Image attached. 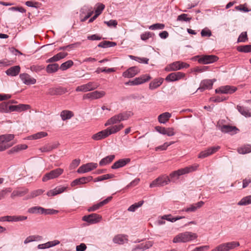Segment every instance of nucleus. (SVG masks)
Wrapping results in <instances>:
<instances>
[{
  "label": "nucleus",
  "instance_id": "nucleus-1",
  "mask_svg": "<svg viewBox=\"0 0 251 251\" xmlns=\"http://www.w3.org/2000/svg\"><path fill=\"white\" fill-rule=\"evenodd\" d=\"M124 127L123 124L109 126L107 128L93 135L92 139L96 141L102 140L111 134L116 133L123 129Z\"/></svg>",
  "mask_w": 251,
  "mask_h": 251
},
{
  "label": "nucleus",
  "instance_id": "nucleus-2",
  "mask_svg": "<svg viewBox=\"0 0 251 251\" xmlns=\"http://www.w3.org/2000/svg\"><path fill=\"white\" fill-rule=\"evenodd\" d=\"M199 166V165L198 164H195L193 165L189 166L184 168H182L177 171H174L170 174V176H169L171 179V181H175L176 179L178 178L179 176L181 175L188 174L196 171Z\"/></svg>",
  "mask_w": 251,
  "mask_h": 251
},
{
  "label": "nucleus",
  "instance_id": "nucleus-3",
  "mask_svg": "<svg viewBox=\"0 0 251 251\" xmlns=\"http://www.w3.org/2000/svg\"><path fill=\"white\" fill-rule=\"evenodd\" d=\"M132 115L133 113L130 111H126L123 113H120L113 116L108 119L105 123L104 126H107L110 125H113L120 123L121 121L126 120Z\"/></svg>",
  "mask_w": 251,
  "mask_h": 251
},
{
  "label": "nucleus",
  "instance_id": "nucleus-4",
  "mask_svg": "<svg viewBox=\"0 0 251 251\" xmlns=\"http://www.w3.org/2000/svg\"><path fill=\"white\" fill-rule=\"evenodd\" d=\"M198 237L196 233L186 231L179 233L176 235L174 239V243L187 242L196 239Z\"/></svg>",
  "mask_w": 251,
  "mask_h": 251
},
{
  "label": "nucleus",
  "instance_id": "nucleus-5",
  "mask_svg": "<svg viewBox=\"0 0 251 251\" xmlns=\"http://www.w3.org/2000/svg\"><path fill=\"white\" fill-rule=\"evenodd\" d=\"M14 138L13 134H7L0 136V151L11 147L14 143L10 141Z\"/></svg>",
  "mask_w": 251,
  "mask_h": 251
},
{
  "label": "nucleus",
  "instance_id": "nucleus-6",
  "mask_svg": "<svg viewBox=\"0 0 251 251\" xmlns=\"http://www.w3.org/2000/svg\"><path fill=\"white\" fill-rule=\"evenodd\" d=\"M189 67V64L186 63L181 61H176L168 65L165 67V70L167 72L176 71L183 68H187Z\"/></svg>",
  "mask_w": 251,
  "mask_h": 251
},
{
  "label": "nucleus",
  "instance_id": "nucleus-7",
  "mask_svg": "<svg viewBox=\"0 0 251 251\" xmlns=\"http://www.w3.org/2000/svg\"><path fill=\"white\" fill-rule=\"evenodd\" d=\"M63 169L61 168H57L52 170L44 175L42 178V181L46 182L49 180L57 178L63 173Z\"/></svg>",
  "mask_w": 251,
  "mask_h": 251
},
{
  "label": "nucleus",
  "instance_id": "nucleus-8",
  "mask_svg": "<svg viewBox=\"0 0 251 251\" xmlns=\"http://www.w3.org/2000/svg\"><path fill=\"white\" fill-rule=\"evenodd\" d=\"M171 182V179L168 176H160L153 180L150 184V187L152 188L157 186H163Z\"/></svg>",
  "mask_w": 251,
  "mask_h": 251
},
{
  "label": "nucleus",
  "instance_id": "nucleus-9",
  "mask_svg": "<svg viewBox=\"0 0 251 251\" xmlns=\"http://www.w3.org/2000/svg\"><path fill=\"white\" fill-rule=\"evenodd\" d=\"M98 87V85L94 82L88 83L77 86L75 89L76 92H87L93 91Z\"/></svg>",
  "mask_w": 251,
  "mask_h": 251
},
{
  "label": "nucleus",
  "instance_id": "nucleus-10",
  "mask_svg": "<svg viewBox=\"0 0 251 251\" xmlns=\"http://www.w3.org/2000/svg\"><path fill=\"white\" fill-rule=\"evenodd\" d=\"M185 74L180 72L172 73L169 74L165 78L167 81H176L180 79H186Z\"/></svg>",
  "mask_w": 251,
  "mask_h": 251
},
{
  "label": "nucleus",
  "instance_id": "nucleus-11",
  "mask_svg": "<svg viewBox=\"0 0 251 251\" xmlns=\"http://www.w3.org/2000/svg\"><path fill=\"white\" fill-rule=\"evenodd\" d=\"M101 216L96 213L85 215L82 217V220L91 224L99 222L101 220Z\"/></svg>",
  "mask_w": 251,
  "mask_h": 251
},
{
  "label": "nucleus",
  "instance_id": "nucleus-12",
  "mask_svg": "<svg viewBox=\"0 0 251 251\" xmlns=\"http://www.w3.org/2000/svg\"><path fill=\"white\" fill-rule=\"evenodd\" d=\"M98 166L97 163H88L80 166L77 170L78 173H85L90 172L96 168Z\"/></svg>",
  "mask_w": 251,
  "mask_h": 251
},
{
  "label": "nucleus",
  "instance_id": "nucleus-13",
  "mask_svg": "<svg viewBox=\"0 0 251 251\" xmlns=\"http://www.w3.org/2000/svg\"><path fill=\"white\" fill-rule=\"evenodd\" d=\"M220 148V146L209 148L205 151H201L198 155V158H204L207 157L217 152Z\"/></svg>",
  "mask_w": 251,
  "mask_h": 251
},
{
  "label": "nucleus",
  "instance_id": "nucleus-14",
  "mask_svg": "<svg viewBox=\"0 0 251 251\" xmlns=\"http://www.w3.org/2000/svg\"><path fill=\"white\" fill-rule=\"evenodd\" d=\"M215 81V79H204L202 80L197 90L200 92H203L206 89H212L213 83Z\"/></svg>",
  "mask_w": 251,
  "mask_h": 251
},
{
  "label": "nucleus",
  "instance_id": "nucleus-15",
  "mask_svg": "<svg viewBox=\"0 0 251 251\" xmlns=\"http://www.w3.org/2000/svg\"><path fill=\"white\" fill-rule=\"evenodd\" d=\"M237 88L234 86L229 85L223 86L216 89L215 92L216 93L221 94H232L235 92Z\"/></svg>",
  "mask_w": 251,
  "mask_h": 251
},
{
  "label": "nucleus",
  "instance_id": "nucleus-16",
  "mask_svg": "<svg viewBox=\"0 0 251 251\" xmlns=\"http://www.w3.org/2000/svg\"><path fill=\"white\" fill-rule=\"evenodd\" d=\"M105 95V92L103 91H95L91 93H88L84 96V99H90L96 100L102 98Z\"/></svg>",
  "mask_w": 251,
  "mask_h": 251
},
{
  "label": "nucleus",
  "instance_id": "nucleus-17",
  "mask_svg": "<svg viewBox=\"0 0 251 251\" xmlns=\"http://www.w3.org/2000/svg\"><path fill=\"white\" fill-rule=\"evenodd\" d=\"M204 202L202 201H200L196 203H194L189 205L186 207H184L182 209V211L186 212H195L198 208L201 207Z\"/></svg>",
  "mask_w": 251,
  "mask_h": 251
},
{
  "label": "nucleus",
  "instance_id": "nucleus-18",
  "mask_svg": "<svg viewBox=\"0 0 251 251\" xmlns=\"http://www.w3.org/2000/svg\"><path fill=\"white\" fill-rule=\"evenodd\" d=\"M218 57L213 55H206L201 56L199 60V62L203 64H209L218 60Z\"/></svg>",
  "mask_w": 251,
  "mask_h": 251
},
{
  "label": "nucleus",
  "instance_id": "nucleus-19",
  "mask_svg": "<svg viewBox=\"0 0 251 251\" xmlns=\"http://www.w3.org/2000/svg\"><path fill=\"white\" fill-rule=\"evenodd\" d=\"M30 108L29 105L20 104L16 105H9L10 112L12 111L22 112L29 109Z\"/></svg>",
  "mask_w": 251,
  "mask_h": 251
},
{
  "label": "nucleus",
  "instance_id": "nucleus-20",
  "mask_svg": "<svg viewBox=\"0 0 251 251\" xmlns=\"http://www.w3.org/2000/svg\"><path fill=\"white\" fill-rule=\"evenodd\" d=\"M128 236L125 234H118L113 239V242L115 244L123 245L128 242Z\"/></svg>",
  "mask_w": 251,
  "mask_h": 251
},
{
  "label": "nucleus",
  "instance_id": "nucleus-21",
  "mask_svg": "<svg viewBox=\"0 0 251 251\" xmlns=\"http://www.w3.org/2000/svg\"><path fill=\"white\" fill-rule=\"evenodd\" d=\"M151 77L149 75H144L136 77L130 82L132 84L139 85L146 82L151 79Z\"/></svg>",
  "mask_w": 251,
  "mask_h": 251
},
{
  "label": "nucleus",
  "instance_id": "nucleus-22",
  "mask_svg": "<svg viewBox=\"0 0 251 251\" xmlns=\"http://www.w3.org/2000/svg\"><path fill=\"white\" fill-rule=\"evenodd\" d=\"M138 73V69L136 67H132L124 72L123 74V76L125 77L130 78L134 76Z\"/></svg>",
  "mask_w": 251,
  "mask_h": 251
},
{
  "label": "nucleus",
  "instance_id": "nucleus-23",
  "mask_svg": "<svg viewBox=\"0 0 251 251\" xmlns=\"http://www.w3.org/2000/svg\"><path fill=\"white\" fill-rule=\"evenodd\" d=\"M20 77L23 82L26 85L34 84L36 81L35 79L27 74H21Z\"/></svg>",
  "mask_w": 251,
  "mask_h": 251
},
{
  "label": "nucleus",
  "instance_id": "nucleus-24",
  "mask_svg": "<svg viewBox=\"0 0 251 251\" xmlns=\"http://www.w3.org/2000/svg\"><path fill=\"white\" fill-rule=\"evenodd\" d=\"M93 179V177L91 176H89L87 177H82L76 179L74 180L71 183V186L72 187L75 186L76 185L85 184L87 182L90 181Z\"/></svg>",
  "mask_w": 251,
  "mask_h": 251
},
{
  "label": "nucleus",
  "instance_id": "nucleus-25",
  "mask_svg": "<svg viewBox=\"0 0 251 251\" xmlns=\"http://www.w3.org/2000/svg\"><path fill=\"white\" fill-rule=\"evenodd\" d=\"M112 197L111 196L108 197L105 200L90 207L88 209V211L89 212L96 211V210L99 209L100 207H102L104 205L108 203L112 200Z\"/></svg>",
  "mask_w": 251,
  "mask_h": 251
},
{
  "label": "nucleus",
  "instance_id": "nucleus-26",
  "mask_svg": "<svg viewBox=\"0 0 251 251\" xmlns=\"http://www.w3.org/2000/svg\"><path fill=\"white\" fill-rule=\"evenodd\" d=\"M220 130L225 133H229L231 134H235L239 130L235 126L228 125H224L220 127Z\"/></svg>",
  "mask_w": 251,
  "mask_h": 251
},
{
  "label": "nucleus",
  "instance_id": "nucleus-27",
  "mask_svg": "<svg viewBox=\"0 0 251 251\" xmlns=\"http://www.w3.org/2000/svg\"><path fill=\"white\" fill-rule=\"evenodd\" d=\"M67 189V187H57L52 190L48 191L47 195L49 197H52L57 194H61L64 192Z\"/></svg>",
  "mask_w": 251,
  "mask_h": 251
},
{
  "label": "nucleus",
  "instance_id": "nucleus-28",
  "mask_svg": "<svg viewBox=\"0 0 251 251\" xmlns=\"http://www.w3.org/2000/svg\"><path fill=\"white\" fill-rule=\"evenodd\" d=\"M130 160L129 158L121 159L118 161L115 162L111 168L113 169H118L121 167L125 166L126 164L130 162Z\"/></svg>",
  "mask_w": 251,
  "mask_h": 251
},
{
  "label": "nucleus",
  "instance_id": "nucleus-29",
  "mask_svg": "<svg viewBox=\"0 0 251 251\" xmlns=\"http://www.w3.org/2000/svg\"><path fill=\"white\" fill-rule=\"evenodd\" d=\"M67 92V89L59 87L58 88H52L49 89V94L50 95H62Z\"/></svg>",
  "mask_w": 251,
  "mask_h": 251
},
{
  "label": "nucleus",
  "instance_id": "nucleus-30",
  "mask_svg": "<svg viewBox=\"0 0 251 251\" xmlns=\"http://www.w3.org/2000/svg\"><path fill=\"white\" fill-rule=\"evenodd\" d=\"M59 243L60 242L58 240H55L54 241L48 242L45 244H39L37 247L39 249H45L54 247L59 244Z\"/></svg>",
  "mask_w": 251,
  "mask_h": 251
},
{
  "label": "nucleus",
  "instance_id": "nucleus-31",
  "mask_svg": "<svg viewBox=\"0 0 251 251\" xmlns=\"http://www.w3.org/2000/svg\"><path fill=\"white\" fill-rule=\"evenodd\" d=\"M164 79L162 78H158L154 79L149 84V89L154 90L160 86L163 83Z\"/></svg>",
  "mask_w": 251,
  "mask_h": 251
},
{
  "label": "nucleus",
  "instance_id": "nucleus-32",
  "mask_svg": "<svg viewBox=\"0 0 251 251\" xmlns=\"http://www.w3.org/2000/svg\"><path fill=\"white\" fill-rule=\"evenodd\" d=\"M20 71V67L19 66H15L9 68L6 73L7 75L10 76H16L19 74Z\"/></svg>",
  "mask_w": 251,
  "mask_h": 251
},
{
  "label": "nucleus",
  "instance_id": "nucleus-33",
  "mask_svg": "<svg viewBox=\"0 0 251 251\" xmlns=\"http://www.w3.org/2000/svg\"><path fill=\"white\" fill-rule=\"evenodd\" d=\"M171 117V114L169 112H165L160 114L158 117V120L160 123L165 124L169 120Z\"/></svg>",
  "mask_w": 251,
  "mask_h": 251
},
{
  "label": "nucleus",
  "instance_id": "nucleus-34",
  "mask_svg": "<svg viewBox=\"0 0 251 251\" xmlns=\"http://www.w3.org/2000/svg\"><path fill=\"white\" fill-rule=\"evenodd\" d=\"M43 239L41 236L34 235L28 236L24 241V243L26 244L33 241H41Z\"/></svg>",
  "mask_w": 251,
  "mask_h": 251
},
{
  "label": "nucleus",
  "instance_id": "nucleus-35",
  "mask_svg": "<svg viewBox=\"0 0 251 251\" xmlns=\"http://www.w3.org/2000/svg\"><path fill=\"white\" fill-rule=\"evenodd\" d=\"M115 158V155H108L103 159H102L100 163L99 164L101 166H105L110 163H111L113 159Z\"/></svg>",
  "mask_w": 251,
  "mask_h": 251
},
{
  "label": "nucleus",
  "instance_id": "nucleus-36",
  "mask_svg": "<svg viewBox=\"0 0 251 251\" xmlns=\"http://www.w3.org/2000/svg\"><path fill=\"white\" fill-rule=\"evenodd\" d=\"M237 108L239 112L245 117H249L251 116V111L250 109L239 105L237 106Z\"/></svg>",
  "mask_w": 251,
  "mask_h": 251
},
{
  "label": "nucleus",
  "instance_id": "nucleus-37",
  "mask_svg": "<svg viewBox=\"0 0 251 251\" xmlns=\"http://www.w3.org/2000/svg\"><path fill=\"white\" fill-rule=\"evenodd\" d=\"M60 116L63 121L70 119L74 116L73 113L69 110H63L60 113Z\"/></svg>",
  "mask_w": 251,
  "mask_h": 251
},
{
  "label": "nucleus",
  "instance_id": "nucleus-38",
  "mask_svg": "<svg viewBox=\"0 0 251 251\" xmlns=\"http://www.w3.org/2000/svg\"><path fill=\"white\" fill-rule=\"evenodd\" d=\"M237 151L240 154H246L251 152V145H247L238 148Z\"/></svg>",
  "mask_w": 251,
  "mask_h": 251
},
{
  "label": "nucleus",
  "instance_id": "nucleus-39",
  "mask_svg": "<svg viewBox=\"0 0 251 251\" xmlns=\"http://www.w3.org/2000/svg\"><path fill=\"white\" fill-rule=\"evenodd\" d=\"M44 208L40 206H34L28 209V212L32 214H43Z\"/></svg>",
  "mask_w": 251,
  "mask_h": 251
},
{
  "label": "nucleus",
  "instance_id": "nucleus-40",
  "mask_svg": "<svg viewBox=\"0 0 251 251\" xmlns=\"http://www.w3.org/2000/svg\"><path fill=\"white\" fill-rule=\"evenodd\" d=\"M58 68L59 66L57 64H51L47 66L46 71L48 73H53L56 72L58 70Z\"/></svg>",
  "mask_w": 251,
  "mask_h": 251
},
{
  "label": "nucleus",
  "instance_id": "nucleus-41",
  "mask_svg": "<svg viewBox=\"0 0 251 251\" xmlns=\"http://www.w3.org/2000/svg\"><path fill=\"white\" fill-rule=\"evenodd\" d=\"M184 218V217L182 216H177L176 217H173L171 214L165 215L162 217V219L166 220L172 223Z\"/></svg>",
  "mask_w": 251,
  "mask_h": 251
},
{
  "label": "nucleus",
  "instance_id": "nucleus-42",
  "mask_svg": "<svg viewBox=\"0 0 251 251\" xmlns=\"http://www.w3.org/2000/svg\"><path fill=\"white\" fill-rule=\"evenodd\" d=\"M251 204V195L242 198L238 203L239 205H247Z\"/></svg>",
  "mask_w": 251,
  "mask_h": 251
},
{
  "label": "nucleus",
  "instance_id": "nucleus-43",
  "mask_svg": "<svg viewBox=\"0 0 251 251\" xmlns=\"http://www.w3.org/2000/svg\"><path fill=\"white\" fill-rule=\"evenodd\" d=\"M116 45V43L113 42H110L108 41H102L99 43L98 45L99 47L100 48H107L111 47H114Z\"/></svg>",
  "mask_w": 251,
  "mask_h": 251
},
{
  "label": "nucleus",
  "instance_id": "nucleus-44",
  "mask_svg": "<svg viewBox=\"0 0 251 251\" xmlns=\"http://www.w3.org/2000/svg\"><path fill=\"white\" fill-rule=\"evenodd\" d=\"M48 135V133L46 132H39L36 134H33L29 137V139H38Z\"/></svg>",
  "mask_w": 251,
  "mask_h": 251
},
{
  "label": "nucleus",
  "instance_id": "nucleus-45",
  "mask_svg": "<svg viewBox=\"0 0 251 251\" xmlns=\"http://www.w3.org/2000/svg\"><path fill=\"white\" fill-rule=\"evenodd\" d=\"M9 109V105L7 102H1L0 103V113H9L10 110Z\"/></svg>",
  "mask_w": 251,
  "mask_h": 251
},
{
  "label": "nucleus",
  "instance_id": "nucleus-46",
  "mask_svg": "<svg viewBox=\"0 0 251 251\" xmlns=\"http://www.w3.org/2000/svg\"><path fill=\"white\" fill-rule=\"evenodd\" d=\"M143 201H140L137 203H135L128 207V210L129 211L134 212L138 207L141 206L143 205Z\"/></svg>",
  "mask_w": 251,
  "mask_h": 251
},
{
  "label": "nucleus",
  "instance_id": "nucleus-47",
  "mask_svg": "<svg viewBox=\"0 0 251 251\" xmlns=\"http://www.w3.org/2000/svg\"><path fill=\"white\" fill-rule=\"evenodd\" d=\"M152 246L151 243L141 244L136 247V248L132 249V251H136L137 249L145 250L149 248Z\"/></svg>",
  "mask_w": 251,
  "mask_h": 251
},
{
  "label": "nucleus",
  "instance_id": "nucleus-48",
  "mask_svg": "<svg viewBox=\"0 0 251 251\" xmlns=\"http://www.w3.org/2000/svg\"><path fill=\"white\" fill-rule=\"evenodd\" d=\"M237 50L240 52H251V45L241 46L237 48Z\"/></svg>",
  "mask_w": 251,
  "mask_h": 251
},
{
  "label": "nucleus",
  "instance_id": "nucleus-49",
  "mask_svg": "<svg viewBox=\"0 0 251 251\" xmlns=\"http://www.w3.org/2000/svg\"><path fill=\"white\" fill-rule=\"evenodd\" d=\"M226 246V249L227 251H229L230 250L234 249L236 247H238L240 245V244L238 242H230L225 243Z\"/></svg>",
  "mask_w": 251,
  "mask_h": 251
},
{
  "label": "nucleus",
  "instance_id": "nucleus-50",
  "mask_svg": "<svg viewBox=\"0 0 251 251\" xmlns=\"http://www.w3.org/2000/svg\"><path fill=\"white\" fill-rule=\"evenodd\" d=\"M73 65V62L72 60H68L61 65L60 69L64 71L70 68Z\"/></svg>",
  "mask_w": 251,
  "mask_h": 251
},
{
  "label": "nucleus",
  "instance_id": "nucleus-51",
  "mask_svg": "<svg viewBox=\"0 0 251 251\" xmlns=\"http://www.w3.org/2000/svg\"><path fill=\"white\" fill-rule=\"evenodd\" d=\"M27 146L25 144L18 145L12 149V151L15 152H18L22 150L27 149Z\"/></svg>",
  "mask_w": 251,
  "mask_h": 251
},
{
  "label": "nucleus",
  "instance_id": "nucleus-52",
  "mask_svg": "<svg viewBox=\"0 0 251 251\" xmlns=\"http://www.w3.org/2000/svg\"><path fill=\"white\" fill-rule=\"evenodd\" d=\"M104 8L105 5L102 3H98L95 10V14L99 16L101 13Z\"/></svg>",
  "mask_w": 251,
  "mask_h": 251
},
{
  "label": "nucleus",
  "instance_id": "nucleus-53",
  "mask_svg": "<svg viewBox=\"0 0 251 251\" xmlns=\"http://www.w3.org/2000/svg\"><path fill=\"white\" fill-rule=\"evenodd\" d=\"M226 248V243H223L217 246L211 251H228Z\"/></svg>",
  "mask_w": 251,
  "mask_h": 251
},
{
  "label": "nucleus",
  "instance_id": "nucleus-54",
  "mask_svg": "<svg viewBox=\"0 0 251 251\" xmlns=\"http://www.w3.org/2000/svg\"><path fill=\"white\" fill-rule=\"evenodd\" d=\"M12 190L10 188H5L0 191V200L4 199L5 196L11 192Z\"/></svg>",
  "mask_w": 251,
  "mask_h": 251
},
{
  "label": "nucleus",
  "instance_id": "nucleus-55",
  "mask_svg": "<svg viewBox=\"0 0 251 251\" xmlns=\"http://www.w3.org/2000/svg\"><path fill=\"white\" fill-rule=\"evenodd\" d=\"M248 38L247 36V32H243L240 35L238 39V42H245L248 41Z\"/></svg>",
  "mask_w": 251,
  "mask_h": 251
},
{
  "label": "nucleus",
  "instance_id": "nucleus-56",
  "mask_svg": "<svg viewBox=\"0 0 251 251\" xmlns=\"http://www.w3.org/2000/svg\"><path fill=\"white\" fill-rule=\"evenodd\" d=\"M44 192V190H43L42 189H38V190L33 191L30 193L29 198H33L38 196H39V195H41Z\"/></svg>",
  "mask_w": 251,
  "mask_h": 251
},
{
  "label": "nucleus",
  "instance_id": "nucleus-57",
  "mask_svg": "<svg viewBox=\"0 0 251 251\" xmlns=\"http://www.w3.org/2000/svg\"><path fill=\"white\" fill-rule=\"evenodd\" d=\"M188 15L186 14H182L177 17V20L179 21H189L191 18L188 17Z\"/></svg>",
  "mask_w": 251,
  "mask_h": 251
},
{
  "label": "nucleus",
  "instance_id": "nucleus-58",
  "mask_svg": "<svg viewBox=\"0 0 251 251\" xmlns=\"http://www.w3.org/2000/svg\"><path fill=\"white\" fill-rule=\"evenodd\" d=\"M164 27L165 25L164 24L157 23L151 25L149 27V28L151 30H155L158 29H162L164 28Z\"/></svg>",
  "mask_w": 251,
  "mask_h": 251
},
{
  "label": "nucleus",
  "instance_id": "nucleus-59",
  "mask_svg": "<svg viewBox=\"0 0 251 251\" xmlns=\"http://www.w3.org/2000/svg\"><path fill=\"white\" fill-rule=\"evenodd\" d=\"M201 35L202 37H210L211 36V32L209 29L205 28L201 30Z\"/></svg>",
  "mask_w": 251,
  "mask_h": 251
},
{
  "label": "nucleus",
  "instance_id": "nucleus-60",
  "mask_svg": "<svg viewBox=\"0 0 251 251\" xmlns=\"http://www.w3.org/2000/svg\"><path fill=\"white\" fill-rule=\"evenodd\" d=\"M58 210H54V209H45L44 208V214L45 215H48V214H57L58 213Z\"/></svg>",
  "mask_w": 251,
  "mask_h": 251
},
{
  "label": "nucleus",
  "instance_id": "nucleus-61",
  "mask_svg": "<svg viewBox=\"0 0 251 251\" xmlns=\"http://www.w3.org/2000/svg\"><path fill=\"white\" fill-rule=\"evenodd\" d=\"M93 13V11H90L87 13V14L84 16L83 17V13L80 14V21L82 22H83L85 21L86 20H87L89 18H90L92 14Z\"/></svg>",
  "mask_w": 251,
  "mask_h": 251
},
{
  "label": "nucleus",
  "instance_id": "nucleus-62",
  "mask_svg": "<svg viewBox=\"0 0 251 251\" xmlns=\"http://www.w3.org/2000/svg\"><path fill=\"white\" fill-rule=\"evenodd\" d=\"M175 134V132L173 128H166V131L165 135H167L168 136H172Z\"/></svg>",
  "mask_w": 251,
  "mask_h": 251
},
{
  "label": "nucleus",
  "instance_id": "nucleus-63",
  "mask_svg": "<svg viewBox=\"0 0 251 251\" xmlns=\"http://www.w3.org/2000/svg\"><path fill=\"white\" fill-rule=\"evenodd\" d=\"M151 34L150 32H146L141 34V38L142 40L145 41L151 37Z\"/></svg>",
  "mask_w": 251,
  "mask_h": 251
},
{
  "label": "nucleus",
  "instance_id": "nucleus-64",
  "mask_svg": "<svg viewBox=\"0 0 251 251\" xmlns=\"http://www.w3.org/2000/svg\"><path fill=\"white\" fill-rule=\"evenodd\" d=\"M86 246L84 243H81L76 247V251H84L86 249Z\"/></svg>",
  "mask_w": 251,
  "mask_h": 251
}]
</instances>
